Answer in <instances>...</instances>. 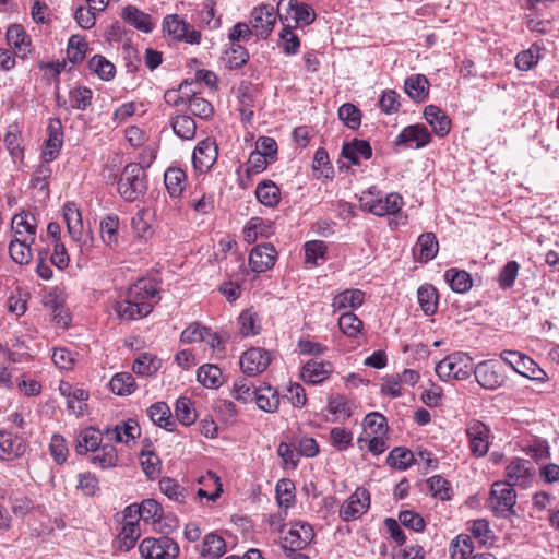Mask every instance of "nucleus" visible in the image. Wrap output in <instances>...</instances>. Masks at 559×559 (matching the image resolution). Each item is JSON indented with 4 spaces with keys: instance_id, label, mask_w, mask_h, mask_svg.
<instances>
[{
    "instance_id": "1",
    "label": "nucleus",
    "mask_w": 559,
    "mask_h": 559,
    "mask_svg": "<svg viewBox=\"0 0 559 559\" xmlns=\"http://www.w3.org/2000/svg\"><path fill=\"white\" fill-rule=\"evenodd\" d=\"M117 190L127 202H134L142 198L147 190V179L144 168L138 163L126 165L120 174Z\"/></svg>"
},
{
    "instance_id": "2",
    "label": "nucleus",
    "mask_w": 559,
    "mask_h": 559,
    "mask_svg": "<svg viewBox=\"0 0 559 559\" xmlns=\"http://www.w3.org/2000/svg\"><path fill=\"white\" fill-rule=\"evenodd\" d=\"M473 372V359L464 353L447 356L436 366V373L441 380H465Z\"/></svg>"
},
{
    "instance_id": "3",
    "label": "nucleus",
    "mask_w": 559,
    "mask_h": 559,
    "mask_svg": "<svg viewBox=\"0 0 559 559\" xmlns=\"http://www.w3.org/2000/svg\"><path fill=\"white\" fill-rule=\"evenodd\" d=\"M492 511L502 518L515 515L516 492L514 488L502 480L495 481L488 499Z\"/></svg>"
},
{
    "instance_id": "4",
    "label": "nucleus",
    "mask_w": 559,
    "mask_h": 559,
    "mask_svg": "<svg viewBox=\"0 0 559 559\" xmlns=\"http://www.w3.org/2000/svg\"><path fill=\"white\" fill-rule=\"evenodd\" d=\"M139 551L144 559H176L179 555V546L171 538H145L139 546Z\"/></svg>"
},
{
    "instance_id": "5",
    "label": "nucleus",
    "mask_w": 559,
    "mask_h": 559,
    "mask_svg": "<svg viewBox=\"0 0 559 559\" xmlns=\"http://www.w3.org/2000/svg\"><path fill=\"white\" fill-rule=\"evenodd\" d=\"M277 13L281 21L284 19L287 21L288 15L295 22L293 27L308 26L316 21L314 9L305 2H298L297 0H280L277 3Z\"/></svg>"
},
{
    "instance_id": "6",
    "label": "nucleus",
    "mask_w": 559,
    "mask_h": 559,
    "mask_svg": "<svg viewBox=\"0 0 559 559\" xmlns=\"http://www.w3.org/2000/svg\"><path fill=\"white\" fill-rule=\"evenodd\" d=\"M500 358L514 371L528 379L542 381L546 377V372L523 353L506 349L500 354Z\"/></svg>"
},
{
    "instance_id": "7",
    "label": "nucleus",
    "mask_w": 559,
    "mask_h": 559,
    "mask_svg": "<svg viewBox=\"0 0 559 559\" xmlns=\"http://www.w3.org/2000/svg\"><path fill=\"white\" fill-rule=\"evenodd\" d=\"M504 478L506 484L525 489L534 481L535 466L530 460L514 459L507 465Z\"/></svg>"
},
{
    "instance_id": "8",
    "label": "nucleus",
    "mask_w": 559,
    "mask_h": 559,
    "mask_svg": "<svg viewBox=\"0 0 559 559\" xmlns=\"http://www.w3.org/2000/svg\"><path fill=\"white\" fill-rule=\"evenodd\" d=\"M278 16L277 10L269 4H260L255 7L251 12L250 24L254 31V34L266 39L273 32V28Z\"/></svg>"
},
{
    "instance_id": "9",
    "label": "nucleus",
    "mask_w": 559,
    "mask_h": 559,
    "mask_svg": "<svg viewBox=\"0 0 559 559\" xmlns=\"http://www.w3.org/2000/svg\"><path fill=\"white\" fill-rule=\"evenodd\" d=\"M164 31L179 41L199 44L201 40V33L197 31L191 24L179 19L177 14L168 15L165 17Z\"/></svg>"
},
{
    "instance_id": "10",
    "label": "nucleus",
    "mask_w": 559,
    "mask_h": 559,
    "mask_svg": "<svg viewBox=\"0 0 559 559\" xmlns=\"http://www.w3.org/2000/svg\"><path fill=\"white\" fill-rule=\"evenodd\" d=\"M271 360L270 352L260 347H252L240 357V367L243 373L253 377L263 372L271 364Z\"/></svg>"
},
{
    "instance_id": "11",
    "label": "nucleus",
    "mask_w": 559,
    "mask_h": 559,
    "mask_svg": "<svg viewBox=\"0 0 559 559\" xmlns=\"http://www.w3.org/2000/svg\"><path fill=\"white\" fill-rule=\"evenodd\" d=\"M473 372L479 385L487 390H496L504 383V376L497 361H481L473 367Z\"/></svg>"
},
{
    "instance_id": "12",
    "label": "nucleus",
    "mask_w": 559,
    "mask_h": 559,
    "mask_svg": "<svg viewBox=\"0 0 559 559\" xmlns=\"http://www.w3.org/2000/svg\"><path fill=\"white\" fill-rule=\"evenodd\" d=\"M370 506V495L367 489L358 488L349 498L342 504L340 509V516L342 520L348 522L360 518L367 512Z\"/></svg>"
},
{
    "instance_id": "13",
    "label": "nucleus",
    "mask_w": 559,
    "mask_h": 559,
    "mask_svg": "<svg viewBox=\"0 0 559 559\" xmlns=\"http://www.w3.org/2000/svg\"><path fill=\"white\" fill-rule=\"evenodd\" d=\"M466 433L474 455L484 456L489 450V428L481 421L473 419L467 424Z\"/></svg>"
},
{
    "instance_id": "14",
    "label": "nucleus",
    "mask_w": 559,
    "mask_h": 559,
    "mask_svg": "<svg viewBox=\"0 0 559 559\" xmlns=\"http://www.w3.org/2000/svg\"><path fill=\"white\" fill-rule=\"evenodd\" d=\"M218 155L216 143L207 138L201 141L193 151V167L200 173L207 171L216 162Z\"/></svg>"
},
{
    "instance_id": "15",
    "label": "nucleus",
    "mask_w": 559,
    "mask_h": 559,
    "mask_svg": "<svg viewBox=\"0 0 559 559\" xmlns=\"http://www.w3.org/2000/svg\"><path fill=\"white\" fill-rule=\"evenodd\" d=\"M277 257L276 249L271 243L255 246L249 255V265L255 273H262L275 264Z\"/></svg>"
},
{
    "instance_id": "16",
    "label": "nucleus",
    "mask_w": 559,
    "mask_h": 559,
    "mask_svg": "<svg viewBox=\"0 0 559 559\" xmlns=\"http://www.w3.org/2000/svg\"><path fill=\"white\" fill-rule=\"evenodd\" d=\"M402 204L403 200L399 193H390L384 199L366 201L362 203V206L377 216H384L396 214L401 210Z\"/></svg>"
},
{
    "instance_id": "17",
    "label": "nucleus",
    "mask_w": 559,
    "mask_h": 559,
    "mask_svg": "<svg viewBox=\"0 0 559 559\" xmlns=\"http://www.w3.org/2000/svg\"><path fill=\"white\" fill-rule=\"evenodd\" d=\"M7 41L8 45L13 48L14 53L20 58H25L31 52V37L20 24H12L8 27Z\"/></svg>"
},
{
    "instance_id": "18",
    "label": "nucleus",
    "mask_w": 559,
    "mask_h": 559,
    "mask_svg": "<svg viewBox=\"0 0 559 559\" xmlns=\"http://www.w3.org/2000/svg\"><path fill=\"white\" fill-rule=\"evenodd\" d=\"M430 141L431 135L426 126L417 123L405 127L397 135L395 144L405 145L414 142L416 144V148H423L428 145Z\"/></svg>"
},
{
    "instance_id": "19",
    "label": "nucleus",
    "mask_w": 559,
    "mask_h": 559,
    "mask_svg": "<svg viewBox=\"0 0 559 559\" xmlns=\"http://www.w3.org/2000/svg\"><path fill=\"white\" fill-rule=\"evenodd\" d=\"M47 131L48 139L46 140V147L43 151V158L46 163H49L57 158L63 143V132L60 119L56 118L50 120Z\"/></svg>"
},
{
    "instance_id": "20",
    "label": "nucleus",
    "mask_w": 559,
    "mask_h": 559,
    "mask_svg": "<svg viewBox=\"0 0 559 559\" xmlns=\"http://www.w3.org/2000/svg\"><path fill=\"white\" fill-rule=\"evenodd\" d=\"M439 250V242L436 235L431 231L421 234L415 247L413 248L414 259L420 263H427L432 260Z\"/></svg>"
},
{
    "instance_id": "21",
    "label": "nucleus",
    "mask_w": 559,
    "mask_h": 559,
    "mask_svg": "<svg viewBox=\"0 0 559 559\" xmlns=\"http://www.w3.org/2000/svg\"><path fill=\"white\" fill-rule=\"evenodd\" d=\"M332 365L329 361H307L301 369V378L306 383L319 384L330 377Z\"/></svg>"
},
{
    "instance_id": "22",
    "label": "nucleus",
    "mask_w": 559,
    "mask_h": 559,
    "mask_svg": "<svg viewBox=\"0 0 559 559\" xmlns=\"http://www.w3.org/2000/svg\"><path fill=\"white\" fill-rule=\"evenodd\" d=\"M26 444L22 438L0 431V460L12 461L24 454Z\"/></svg>"
},
{
    "instance_id": "23",
    "label": "nucleus",
    "mask_w": 559,
    "mask_h": 559,
    "mask_svg": "<svg viewBox=\"0 0 559 559\" xmlns=\"http://www.w3.org/2000/svg\"><path fill=\"white\" fill-rule=\"evenodd\" d=\"M152 310V304H138L136 301L130 300L127 296L124 300L118 301L115 305V311L118 317L128 321L146 317Z\"/></svg>"
},
{
    "instance_id": "24",
    "label": "nucleus",
    "mask_w": 559,
    "mask_h": 559,
    "mask_svg": "<svg viewBox=\"0 0 559 559\" xmlns=\"http://www.w3.org/2000/svg\"><path fill=\"white\" fill-rule=\"evenodd\" d=\"M424 117L438 136L443 138L450 132L451 120L438 106H426Z\"/></svg>"
},
{
    "instance_id": "25",
    "label": "nucleus",
    "mask_w": 559,
    "mask_h": 559,
    "mask_svg": "<svg viewBox=\"0 0 559 559\" xmlns=\"http://www.w3.org/2000/svg\"><path fill=\"white\" fill-rule=\"evenodd\" d=\"M341 155L348 159L352 164L359 165L360 158H371L372 148L368 141L354 139L350 142H345L343 144Z\"/></svg>"
},
{
    "instance_id": "26",
    "label": "nucleus",
    "mask_w": 559,
    "mask_h": 559,
    "mask_svg": "<svg viewBox=\"0 0 559 559\" xmlns=\"http://www.w3.org/2000/svg\"><path fill=\"white\" fill-rule=\"evenodd\" d=\"M63 218L68 227V233L74 241H82L84 228L81 213L73 202H67L63 205Z\"/></svg>"
},
{
    "instance_id": "27",
    "label": "nucleus",
    "mask_w": 559,
    "mask_h": 559,
    "mask_svg": "<svg viewBox=\"0 0 559 559\" xmlns=\"http://www.w3.org/2000/svg\"><path fill=\"white\" fill-rule=\"evenodd\" d=\"M104 433L109 441L128 443L140 436V427L135 420L128 419L112 428H107Z\"/></svg>"
},
{
    "instance_id": "28",
    "label": "nucleus",
    "mask_w": 559,
    "mask_h": 559,
    "mask_svg": "<svg viewBox=\"0 0 559 559\" xmlns=\"http://www.w3.org/2000/svg\"><path fill=\"white\" fill-rule=\"evenodd\" d=\"M14 237H22L26 241L34 242L36 237L35 217L29 213H20L13 216L11 223Z\"/></svg>"
},
{
    "instance_id": "29",
    "label": "nucleus",
    "mask_w": 559,
    "mask_h": 559,
    "mask_svg": "<svg viewBox=\"0 0 559 559\" xmlns=\"http://www.w3.org/2000/svg\"><path fill=\"white\" fill-rule=\"evenodd\" d=\"M313 537L314 532L310 524L296 522L292 525L285 542L289 543L292 547L302 549L310 544Z\"/></svg>"
},
{
    "instance_id": "30",
    "label": "nucleus",
    "mask_w": 559,
    "mask_h": 559,
    "mask_svg": "<svg viewBox=\"0 0 559 559\" xmlns=\"http://www.w3.org/2000/svg\"><path fill=\"white\" fill-rule=\"evenodd\" d=\"M257 200L264 206L275 207L281 201V189L270 179L260 181L255 188Z\"/></svg>"
},
{
    "instance_id": "31",
    "label": "nucleus",
    "mask_w": 559,
    "mask_h": 559,
    "mask_svg": "<svg viewBox=\"0 0 559 559\" xmlns=\"http://www.w3.org/2000/svg\"><path fill=\"white\" fill-rule=\"evenodd\" d=\"M404 88L411 99L420 103L428 96L429 82L424 74L411 75L405 80Z\"/></svg>"
},
{
    "instance_id": "32",
    "label": "nucleus",
    "mask_w": 559,
    "mask_h": 559,
    "mask_svg": "<svg viewBox=\"0 0 559 559\" xmlns=\"http://www.w3.org/2000/svg\"><path fill=\"white\" fill-rule=\"evenodd\" d=\"M253 393V400L260 409L267 413H274L278 408V394L271 385L265 384L263 386L254 388Z\"/></svg>"
},
{
    "instance_id": "33",
    "label": "nucleus",
    "mask_w": 559,
    "mask_h": 559,
    "mask_svg": "<svg viewBox=\"0 0 559 559\" xmlns=\"http://www.w3.org/2000/svg\"><path fill=\"white\" fill-rule=\"evenodd\" d=\"M102 443V437L98 430L88 427L82 430L75 441V452L80 455L86 454L88 451L95 452Z\"/></svg>"
},
{
    "instance_id": "34",
    "label": "nucleus",
    "mask_w": 559,
    "mask_h": 559,
    "mask_svg": "<svg viewBox=\"0 0 559 559\" xmlns=\"http://www.w3.org/2000/svg\"><path fill=\"white\" fill-rule=\"evenodd\" d=\"M226 552L225 539L215 533L205 535L200 555L204 559H218Z\"/></svg>"
},
{
    "instance_id": "35",
    "label": "nucleus",
    "mask_w": 559,
    "mask_h": 559,
    "mask_svg": "<svg viewBox=\"0 0 559 559\" xmlns=\"http://www.w3.org/2000/svg\"><path fill=\"white\" fill-rule=\"evenodd\" d=\"M122 19L131 26L142 31L144 33H150L153 29V23L151 16L143 11L139 10L136 7L128 5L122 11Z\"/></svg>"
},
{
    "instance_id": "36",
    "label": "nucleus",
    "mask_w": 559,
    "mask_h": 559,
    "mask_svg": "<svg viewBox=\"0 0 559 559\" xmlns=\"http://www.w3.org/2000/svg\"><path fill=\"white\" fill-rule=\"evenodd\" d=\"M151 420L168 431H173L175 427V420L173 419L169 406L165 402H157L153 404L148 411Z\"/></svg>"
},
{
    "instance_id": "37",
    "label": "nucleus",
    "mask_w": 559,
    "mask_h": 559,
    "mask_svg": "<svg viewBox=\"0 0 559 559\" xmlns=\"http://www.w3.org/2000/svg\"><path fill=\"white\" fill-rule=\"evenodd\" d=\"M186 173L180 168H168L164 175L165 187L171 198H178L186 186Z\"/></svg>"
},
{
    "instance_id": "38",
    "label": "nucleus",
    "mask_w": 559,
    "mask_h": 559,
    "mask_svg": "<svg viewBox=\"0 0 559 559\" xmlns=\"http://www.w3.org/2000/svg\"><path fill=\"white\" fill-rule=\"evenodd\" d=\"M444 278L450 284L451 289L459 294L468 292L473 285L471 274L463 270L450 269L445 271Z\"/></svg>"
},
{
    "instance_id": "39",
    "label": "nucleus",
    "mask_w": 559,
    "mask_h": 559,
    "mask_svg": "<svg viewBox=\"0 0 559 559\" xmlns=\"http://www.w3.org/2000/svg\"><path fill=\"white\" fill-rule=\"evenodd\" d=\"M364 297L365 294L360 289H346L334 297L332 307L334 310L356 309L362 305Z\"/></svg>"
},
{
    "instance_id": "40",
    "label": "nucleus",
    "mask_w": 559,
    "mask_h": 559,
    "mask_svg": "<svg viewBox=\"0 0 559 559\" xmlns=\"http://www.w3.org/2000/svg\"><path fill=\"white\" fill-rule=\"evenodd\" d=\"M417 298L420 309L426 316H431L437 311L438 308V292L430 285L425 284L417 290Z\"/></svg>"
},
{
    "instance_id": "41",
    "label": "nucleus",
    "mask_w": 559,
    "mask_h": 559,
    "mask_svg": "<svg viewBox=\"0 0 559 559\" xmlns=\"http://www.w3.org/2000/svg\"><path fill=\"white\" fill-rule=\"evenodd\" d=\"M243 239L248 243L257 241L258 237H269L271 231V224L261 217H252L243 227Z\"/></svg>"
},
{
    "instance_id": "42",
    "label": "nucleus",
    "mask_w": 559,
    "mask_h": 559,
    "mask_svg": "<svg viewBox=\"0 0 559 559\" xmlns=\"http://www.w3.org/2000/svg\"><path fill=\"white\" fill-rule=\"evenodd\" d=\"M32 243L22 237H14L9 243V253L12 260L21 265L28 264L32 260Z\"/></svg>"
},
{
    "instance_id": "43",
    "label": "nucleus",
    "mask_w": 559,
    "mask_h": 559,
    "mask_svg": "<svg viewBox=\"0 0 559 559\" xmlns=\"http://www.w3.org/2000/svg\"><path fill=\"white\" fill-rule=\"evenodd\" d=\"M141 535L139 523L126 521L118 536L117 547L119 550L129 551L134 547Z\"/></svg>"
},
{
    "instance_id": "44",
    "label": "nucleus",
    "mask_w": 559,
    "mask_h": 559,
    "mask_svg": "<svg viewBox=\"0 0 559 559\" xmlns=\"http://www.w3.org/2000/svg\"><path fill=\"white\" fill-rule=\"evenodd\" d=\"M157 290L154 288L148 280H139L127 292V297L138 304H148L146 300L155 297Z\"/></svg>"
},
{
    "instance_id": "45",
    "label": "nucleus",
    "mask_w": 559,
    "mask_h": 559,
    "mask_svg": "<svg viewBox=\"0 0 559 559\" xmlns=\"http://www.w3.org/2000/svg\"><path fill=\"white\" fill-rule=\"evenodd\" d=\"M160 360L148 353H142L133 362L132 371L138 376L150 377L160 368Z\"/></svg>"
},
{
    "instance_id": "46",
    "label": "nucleus",
    "mask_w": 559,
    "mask_h": 559,
    "mask_svg": "<svg viewBox=\"0 0 559 559\" xmlns=\"http://www.w3.org/2000/svg\"><path fill=\"white\" fill-rule=\"evenodd\" d=\"M198 381L207 389H217L222 385V371L216 365L206 364L197 372Z\"/></svg>"
},
{
    "instance_id": "47",
    "label": "nucleus",
    "mask_w": 559,
    "mask_h": 559,
    "mask_svg": "<svg viewBox=\"0 0 559 559\" xmlns=\"http://www.w3.org/2000/svg\"><path fill=\"white\" fill-rule=\"evenodd\" d=\"M171 127L176 135L183 140H192L195 135V121L187 115H178L171 121Z\"/></svg>"
},
{
    "instance_id": "48",
    "label": "nucleus",
    "mask_w": 559,
    "mask_h": 559,
    "mask_svg": "<svg viewBox=\"0 0 559 559\" xmlns=\"http://www.w3.org/2000/svg\"><path fill=\"white\" fill-rule=\"evenodd\" d=\"M110 389L117 395H129L136 389L133 376L129 372H120L110 380Z\"/></svg>"
},
{
    "instance_id": "49",
    "label": "nucleus",
    "mask_w": 559,
    "mask_h": 559,
    "mask_svg": "<svg viewBox=\"0 0 559 559\" xmlns=\"http://www.w3.org/2000/svg\"><path fill=\"white\" fill-rule=\"evenodd\" d=\"M362 425L369 437L385 436L388 432L386 418L378 412L366 415Z\"/></svg>"
},
{
    "instance_id": "50",
    "label": "nucleus",
    "mask_w": 559,
    "mask_h": 559,
    "mask_svg": "<svg viewBox=\"0 0 559 559\" xmlns=\"http://www.w3.org/2000/svg\"><path fill=\"white\" fill-rule=\"evenodd\" d=\"M415 460V454L408 449L403 447H396L389 453L386 463L400 471H404L411 466Z\"/></svg>"
},
{
    "instance_id": "51",
    "label": "nucleus",
    "mask_w": 559,
    "mask_h": 559,
    "mask_svg": "<svg viewBox=\"0 0 559 559\" xmlns=\"http://www.w3.org/2000/svg\"><path fill=\"white\" fill-rule=\"evenodd\" d=\"M92 462L100 468L115 467L118 463L116 448L111 444L102 445L97 451H95V454L92 456Z\"/></svg>"
},
{
    "instance_id": "52",
    "label": "nucleus",
    "mask_w": 559,
    "mask_h": 559,
    "mask_svg": "<svg viewBox=\"0 0 559 559\" xmlns=\"http://www.w3.org/2000/svg\"><path fill=\"white\" fill-rule=\"evenodd\" d=\"M238 322L240 324V334L242 336L257 335L261 331L258 313L251 309L243 310L238 318Z\"/></svg>"
},
{
    "instance_id": "53",
    "label": "nucleus",
    "mask_w": 559,
    "mask_h": 559,
    "mask_svg": "<svg viewBox=\"0 0 559 559\" xmlns=\"http://www.w3.org/2000/svg\"><path fill=\"white\" fill-rule=\"evenodd\" d=\"M276 499L282 508H289L295 502V484L288 478L278 480L275 487Z\"/></svg>"
},
{
    "instance_id": "54",
    "label": "nucleus",
    "mask_w": 559,
    "mask_h": 559,
    "mask_svg": "<svg viewBox=\"0 0 559 559\" xmlns=\"http://www.w3.org/2000/svg\"><path fill=\"white\" fill-rule=\"evenodd\" d=\"M427 484L431 495L435 498H438L442 501L451 499L453 495L451 484L442 476L435 475L427 480Z\"/></svg>"
},
{
    "instance_id": "55",
    "label": "nucleus",
    "mask_w": 559,
    "mask_h": 559,
    "mask_svg": "<svg viewBox=\"0 0 559 559\" xmlns=\"http://www.w3.org/2000/svg\"><path fill=\"white\" fill-rule=\"evenodd\" d=\"M88 68L96 73L102 80H110L115 75V66L100 55H95L88 61Z\"/></svg>"
},
{
    "instance_id": "56",
    "label": "nucleus",
    "mask_w": 559,
    "mask_h": 559,
    "mask_svg": "<svg viewBox=\"0 0 559 559\" xmlns=\"http://www.w3.org/2000/svg\"><path fill=\"white\" fill-rule=\"evenodd\" d=\"M362 321L352 311L344 312L338 318L340 330L349 337H356L361 329Z\"/></svg>"
},
{
    "instance_id": "57",
    "label": "nucleus",
    "mask_w": 559,
    "mask_h": 559,
    "mask_svg": "<svg viewBox=\"0 0 559 559\" xmlns=\"http://www.w3.org/2000/svg\"><path fill=\"white\" fill-rule=\"evenodd\" d=\"M540 48L537 45H533L530 49L519 52L515 57V66L521 71H528L540 59Z\"/></svg>"
},
{
    "instance_id": "58",
    "label": "nucleus",
    "mask_w": 559,
    "mask_h": 559,
    "mask_svg": "<svg viewBox=\"0 0 559 559\" xmlns=\"http://www.w3.org/2000/svg\"><path fill=\"white\" fill-rule=\"evenodd\" d=\"M338 118L352 130L359 128L361 123V112L353 104L346 103L338 108Z\"/></svg>"
},
{
    "instance_id": "59",
    "label": "nucleus",
    "mask_w": 559,
    "mask_h": 559,
    "mask_svg": "<svg viewBox=\"0 0 559 559\" xmlns=\"http://www.w3.org/2000/svg\"><path fill=\"white\" fill-rule=\"evenodd\" d=\"M175 413L177 419L185 426L193 424L197 419V414L192 407V402L188 397H180L177 400Z\"/></svg>"
},
{
    "instance_id": "60",
    "label": "nucleus",
    "mask_w": 559,
    "mask_h": 559,
    "mask_svg": "<svg viewBox=\"0 0 559 559\" xmlns=\"http://www.w3.org/2000/svg\"><path fill=\"white\" fill-rule=\"evenodd\" d=\"M87 43L84 38L74 35L69 39L67 47V57L73 63H80L85 58Z\"/></svg>"
},
{
    "instance_id": "61",
    "label": "nucleus",
    "mask_w": 559,
    "mask_h": 559,
    "mask_svg": "<svg viewBox=\"0 0 559 559\" xmlns=\"http://www.w3.org/2000/svg\"><path fill=\"white\" fill-rule=\"evenodd\" d=\"M140 461L144 474L150 479H156L159 476L162 464L159 457L154 452H142Z\"/></svg>"
},
{
    "instance_id": "62",
    "label": "nucleus",
    "mask_w": 559,
    "mask_h": 559,
    "mask_svg": "<svg viewBox=\"0 0 559 559\" xmlns=\"http://www.w3.org/2000/svg\"><path fill=\"white\" fill-rule=\"evenodd\" d=\"M159 488L170 500L181 503L186 499V489L170 477L162 478L159 480Z\"/></svg>"
},
{
    "instance_id": "63",
    "label": "nucleus",
    "mask_w": 559,
    "mask_h": 559,
    "mask_svg": "<svg viewBox=\"0 0 559 559\" xmlns=\"http://www.w3.org/2000/svg\"><path fill=\"white\" fill-rule=\"evenodd\" d=\"M471 536L461 534L451 543L452 559H466L473 552Z\"/></svg>"
},
{
    "instance_id": "64",
    "label": "nucleus",
    "mask_w": 559,
    "mask_h": 559,
    "mask_svg": "<svg viewBox=\"0 0 559 559\" xmlns=\"http://www.w3.org/2000/svg\"><path fill=\"white\" fill-rule=\"evenodd\" d=\"M93 93L87 87H75L70 91L69 100L73 109L85 110L92 104Z\"/></svg>"
}]
</instances>
